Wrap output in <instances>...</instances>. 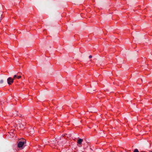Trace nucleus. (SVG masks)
<instances>
[{
	"instance_id": "nucleus-1",
	"label": "nucleus",
	"mask_w": 152,
	"mask_h": 152,
	"mask_svg": "<svg viewBox=\"0 0 152 152\" xmlns=\"http://www.w3.org/2000/svg\"><path fill=\"white\" fill-rule=\"evenodd\" d=\"M13 80L14 79H12L11 77H9L7 79L8 83L9 85H11L13 82Z\"/></svg>"
},
{
	"instance_id": "nucleus-2",
	"label": "nucleus",
	"mask_w": 152,
	"mask_h": 152,
	"mask_svg": "<svg viewBox=\"0 0 152 152\" xmlns=\"http://www.w3.org/2000/svg\"><path fill=\"white\" fill-rule=\"evenodd\" d=\"M24 142L20 141L18 143V146L19 148H22L24 145Z\"/></svg>"
},
{
	"instance_id": "nucleus-3",
	"label": "nucleus",
	"mask_w": 152,
	"mask_h": 152,
	"mask_svg": "<svg viewBox=\"0 0 152 152\" xmlns=\"http://www.w3.org/2000/svg\"><path fill=\"white\" fill-rule=\"evenodd\" d=\"M83 140L81 139H79L77 140V143L78 144H81L82 143Z\"/></svg>"
},
{
	"instance_id": "nucleus-4",
	"label": "nucleus",
	"mask_w": 152,
	"mask_h": 152,
	"mask_svg": "<svg viewBox=\"0 0 152 152\" xmlns=\"http://www.w3.org/2000/svg\"><path fill=\"white\" fill-rule=\"evenodd\" d=\"M56 141H57V140L56 139H55L54 140H53V141H52L53 143V144L56 143Z\"/></svg>"
},
{
	"instance_id": "nucleus-5",
	"label": "nucleus",
	"mask_w": 152,
	"mask_h": 152,
	"mask_svg": "<svg viewBox=\"0 0 152 152\" xmlns=\"http://www.w3.org/2000/svg\"><path fill=\"white\" fill-rule=\"evenodd\" d=\"M133 152H139L138 151L137 149H136L134 150Z\"/></svg>"
},
{
	"instance_id": "nucleus-6",
	"label": "nucleus",
	"mask_w": 152,
	"mask_h": 152,
	"mask_svg": "<svg viewBox=\"0 0 152 152\" xmlns=\"http://www.w3.org/2000/svg\"><path fill=\"white\" fill-rule=\"evenodd\" d=\"M4 81L3 80H0V83L2 84L3 83Z\"/></svg>"
},
{
	"instance_id": "nucleus-7",
	"label": "nucleus",
	"mask_w": 152,
	"mask_h": 152,
	"mask_svg": "<svg viewBox=\"0 0 152 152\" xmlns=\"http://www.w3.org/2000/svg\"><path fill=\"white\" fill-rule=\"evenodd\" d=\"M16 77H17V75H14V79H15V78Z\"/></svg>"
},
{
	"instance_id": "nucleus-8",
	"label": "nucleus",
	"mask_w": 152,
	"mask_h": 152,
	"mask_svg": "<svg viewBox=\"0 0 152 152\" xmlns=\"http://www.w3.org/2000/svg\"><path fill=\"white\" fill-rule=\"evenodd\" d=\"M21 77V76H19L17 77V78L18 79H19V78H20Z\"/></svg>"
},
{
	"instance_id": "nucleus-9",
	"label": "nucleus",
	"mask_w": 152,
	"mask_h": 152,
	"mask_svg": "<svg viewBox=\"0 0 152 152\" xmlns=\"http://www.w3.org/2000/svg\"><path fill=\"white\" fill-rule=\"evenodd\" d=\"M92 56H91V55H90V56H89V58H92Z\"/></svg>"
},
{
	"instance_id": "nucleus-10",
	"label": "nucleus",
	"mask_w": 152,
	"mask_h": 152,
	"mask_svg": "<svg viewBox=\"0 0 152 152\" xmlns=\"http://www.w3.org/2000/svg\"><path fill=\"white\" fill-rule=\"evenodd\" d=\"M150 152H152V151H150Z\"/></svg>"
},
{
	"instance_id": "nucleus-11",
	"label": "nucleus",
	"mask_w": 152,
	"mask_h": 152,
	"mask_svg": "<svg viewBox=\"0 0 152 152\" xmlns=\"http://www.w3.org/2000/svg\"><path fill=\"white\" fill-rule=\"evenodd\" d=\"M140 152H143V151H141Z\"/></svg>"
}]
</instances>
